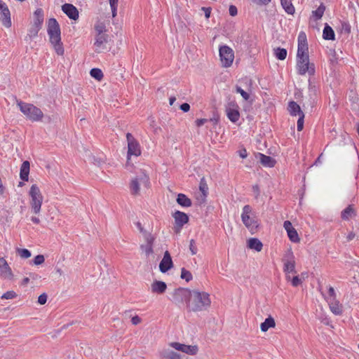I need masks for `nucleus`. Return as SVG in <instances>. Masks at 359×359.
I'll return each instance as SVG.
<instances>
[{"instance_id": "nucleus-12", "label": "nucleus", "mask_w": 359, "mask_h": 359, "mask_svg": "<svg viewBox=\"0 0 359 359\" xmlns=\"http://www.w3.org/2000/svg\"><path fill=\"white\" fill-rule=\"evenodd\" d=\"M170 346L177 351L190 355H195L198 351V347L196 345H187L179 342H172L170 344Z\"/></svg>"}, {"instance_id": "nucleus-24", "label": "nucleus", "mask_w": 359, "mask_h": 359, "mask_svg": "<svg viewBox=\"0 0 359 359\" xmlns=\"http://www.w3.org/2000/svg\"><path fill=\"white\" fill-rule=\"evenodd\" d=\"M30 170V163L28 161H25L20 167V177L23 181H28Z\"/></svg>"}, {"instance_id": "nucleus-54", "label": "nucleus", "mask_w": 359, "mask_h": 359, "mask_svg": "<svg viewBox=\"0 0 359 359\" xmlns=\"http://www.w3.org/2000/svg\"><path fill=\"white\" fill-rule=\"evenodd\" d=\"M201 10L204 12L205 16L207 19H208L210 16L211 13V8H207V7H202Z\"/></svg>"}, {"instance_id": "nucleus-36", "label": "nucleus", "mask_w": 359, "mask_h": 359, "mask_svg": "<svg viewBox=\"0 0 359 359\" xmlns=\"http://www.w3.org/2000/svg\"><path fill=\"white\" fill-rule=\"evenodd\" d=\"M325 11V6L323 4H320L318 8L313 11V15L316 17V20L320 19Z\"/></svg>"}, {"instance_id": "nucleus-8", "label": "nucleus", "mask_w": 359, "mask_h": 359, "mask_svg": "<svg viewBox=\"0 0 359 359\" xmlns=\"http://www.w3.org/2000/svg\"><path fill=\"white\" fill-rule=\"evenodd\" d=\"M192 290L186 288H178L175 290L172 294V301L176 304H180L183 303L187 304V308L188 309V304L190 301Z\"/></svg>"}, {"instance_id": "nucleus-16", "label": "nucleus", "mask_w": 359, "mask_h": 359, "mask_svg": "<svg viewBox=\"0 0 359 359\" xmlns=\"http://www.w3.org/2000/svg\"><path fill=\"white\" fill-rule=\"evenodd\" d=\"M108 36L107 34H96L95 37V50L97 53H102L107 49V43Z\"/></svg>"}, {"instance_id": "nucleus-29", "label": "nucleus", "mask_w": 359, "mask_h": 359, "mask_svg": "<svg viewBox=\"0 0 359 359\" xmlns=\"http://www.w3.org/2000/svg\"><path fill=\"white\" fill-rule=\"evenodd\" d=\"M288 110L292 116H300L301 114H304L299 105L294 101L289 102Z\"/></svg>"}, {"instance_id": "nucleus-21", "label": "nucleus", "mask_w": 359, "mask_h": 359, "mask_svg": "<svg viewBox=\"0 0 359 359\" xmlns=\"http://www.w3.org/2000/svg\"><path fill=\"white\" fill-rule=\"evenodd\" d=\"M172 216L175 219L176 224L180 227L183 226L189 221L188 215L186 213L179 210L175 212Z\"/></svg>"}, {"instance_id": "nucleus-44", "label": "nucleus", "mask_w": 359, "mask_h": 359, "mask_svg": "<svg viewBox=\"0 0 359 359\" xmlns=\"http://www.w3.org/2000/svg\"><path fill=\"white\" fill-rule=\"evenodd\" d=\"M250 1L258 6H267L271 0H250Z\"/></svg>"}, {"instance_id": "nucleus-30", "label": "nucleus", "mask_w": 359, "mask_h": 359, "mask_svg": "<svg viewBox=\"0 0 359 359\" xmlns=\"http://www.w3.org/2000/svg\"><path fill=\"white\" fill-rule=\"evenodd\" d=\"M177 202L182 207H190L191 201L184 194H179L177 198Z\"/></svg>"}, {"instance_id": "nucleus-61", "label": "nucleus", "mask_w": 359, "mask_h": 359, "mask_svg": "<svg viewBox=\"0 0 359 359\" xmlns=\"http://www.w3.org/2000/svg\"><path fill=\"white\" fill-rule=\"evenodd\" d=\"M355 236V234L353 233V232H350L347 236H346V239L348 241H350L351 240H353Z\"/></svg>"}, {"instance_id": "nucleus-3", "label": "nucleus", "mask_w": 359, "mask_h": 359, "mask_svg": "<svg viewBox=\"0 0 359 359\" xmlns=\"http://www.w3.org/2000/svg\"><path fill=\"white\" fill-rule=\"evenodd\" d=\"M149 187V177L144 171H141L131 179L129 184L130 193L133 196L140 194L142 189Z\"/></svg>"}, {"instance_id": "nucleus-20", "label": "nucleus", "mask_w": 359, "mask_h": 359, "mask_svg": "<svg viewBox=\"0 0 359 359\" xmlns=\"http://www.w3.org/2000/svg\"><path fill=\"white\" fill-rule=\"evenodd\" d=\"M62 10L70 19L75 20L79 18V11L72 4H65L62 6Z\"/></svg>"}, {"instance_id": "nucleus-62", "label": "nucleus", "mask_w": 359, "mask_h": 359, "mask_svg": "<svg viewBox=\"0 0 359 359\" xmlns=\"http://www.w3.org/2000/svg\"><path fill=\"white\" fill-rule=\"evenodd\" d=\"M239 155L242 158H245L247 157L248 154H247V151L245 149H243V150H241L240 151V153H239Z\"/></svg>"}, {"instance_id": "nucleus-41", "label": "nucleus", "mask_w": 359, "mask_h": 359, "mask_svg": "<svg viewBox=\"0 0 359 359\" xmlns=\"http://www.w3.org/2000/svg\"><path fill=\"white\" fill-rule=\"evenodd\" d=\"M180 276L182 279H184L187 282L190 281L193 278L191 273L189 271H187V269H185L184 268L182 269Z\"/></svg>"}, {"instance_id": "nucleus-48", "label": "nucleus", "mask_w": 359, "mask_h": 359, "mask_svg": "<svg viewBox=\"0 0 359 359\" xmlns=\"http://www.w3.org/2000/svg\"><path fill=\"white\" fill-rule=\"evenodd\" d=\"M304 114H301V115L299 116V119L297 121V130L298 131H301L302 129H303V127H304Z\"/></svg>"}, {"instance_id": "nucleus-17", "label": "nucleus", "mask_w": 359, "mask_h": 359, "mask_svg": "<svg viewBox=\"0 0 359 359\" xmlns=\"http://www.w3.org/2000/svg\"><path fill=\"white\" fill-rule=\"evenodd\" d=\"M0 276L4 279L12 280L13 273L4 258L0 257Z\"/></svg>"}, {"instance_id": "nucleus-52", "label": "nucleus", "mask_w": 359, "mask_h": 359, "mask_svg": "<svg viewBox=\"0 0 359 359\" xmlns=\"http://www.w3.org/2000/svg\"><path fill=\"white\" fill-rule=\"evenodd\" d=\"M283 226L286 230L287 233H288L289 231H290V230H292V229H294L292 225V223L290 221H285Z\"/></svg>"}, {"instance_id": "nucleus-53", "label": "nucleus", "mask_w": 359, "mask_h": 359, "mask_svg": "<svg viewBox=\"0 0 359 359\" xmlns=\"http://www.w3.org/2000/svg\"><path fill=\"white\" fill-rule=\"evenodd\" d=\"M230 15L236 16L238 13L237 8L235 6L231 5L229 8Z\"/></svg>"}, {"instance_id": "nucleus-32", "label": "nucleus", "mask_w": 359, "mask_h": 359, "mask_svg": "<svg viewBox=\"0 0 359 359\" xmlns=\"http://www.w3.org/2000/svg\"><path fill=\"white\" fill-rule=\"evenodd\" d=\"M280 2L286 13L288 14H293L294 13V7L292 4L291 0H280Z\"/></svg>"}, {"instance_id": "nucleus-46", "label": "nucleus", "mask_w": 359, "mask_h": 359, "mask_svg": "<svg viewBox=\"0 0 359 359\" xmlns=\"http://www.w3.org/2000/svg\"><path fill=\"white\" fill-rule=\"evenodd\" d=\"M44 256L42 255H39L34 257L33 263L35 265H40L42 264L44 262Z\"/></svg>"}, {"instance_id": "nucleus-13", "label": "nucleus", "mask_w": 359, "mask_h": 359, "mask_svg": "<svg viewBox=\"0 0 359 359\" xmlns=\"http://www.w3.org/2000/svg\"><path fill=\"white\" fill-rule=\"evenodd\" d=\"M285 273H296L294 257L291 250H289L283 258Z\"/></svg>"}, {"instance_id": "nucleus-11", "label": "nucleus", "mask_w": 359, "mask_h": 359, "mask_svg": "<svg viewBox=\"0 0 359 359\" xmlns=\"http://www.w3.org/2000/svg\"><path fill=\"white\" fill-rule=\"evenodd\" d=\"M143 236L145 243L140 245V249L145 254L146 257H149L153 253V244L156 237L148 232H143Z\"/></svg>"}, {"instance_id": "nucleus-19", "label": "nucleus", "mask_w": 359, "mask_h": 359, "mask_svg": "<svg viewBox=\"0 0 359 359\" xmlns=\"http://www.w3.org/2000/svg\"><path fill=\"white\" fill-rule=\"evenodd\" d=\"M226 116L229 119L233 122L236 123L238 121L240 117V113L238 111V107L236 104H231L228 106L226 109Z\"/></svg>"}, {"instance_id": "nucleus-23", "label": "nucleus", "mask_w": 359, "mask_h": 359, "mask_svg": "<svg viewBox=\"0 0 359 359\" xmlns=\"http://www.w3.org/2000/svg\"><path fill=\"white\" fill-rule=\"evenodd\" d=\"M166 288L165 283L161 280H155L151 285V290L153 293L163 294Z\"/></svg>"}, {"instance_id": "nucleus-33", "label": "nucleus", "mask_w": 359, "mask_h": 359, "mask_svg": "<svg viewBox=\"0 0 359 359\" xmlns=\"http://www.w3.org/2000/svg\"><path fill=\"white\" fill-rule=\"evenodd\" d=\"M163 357L165 359H182L179 353L170 349L164 351Z\"/></svg>"}, {"instance_id": "nucleus-2", "label": "nucleus", "mask_w": 359, "mask_h": 359, "mask_svg": "<svg viewBox=\"0 0 359 359\" xmlns=\"http://www.w3.org/2000/svg\"><path fill=\"white\" fill-rule=\"evenodd\" d=\"M47 32L50 42L53 45L56 53L59 55H62L64 54V48L61 42L60 28L55 18L48 20Z\"/></svg>"}, {"instance_id": "nucleus-47", "label": "nucleus", "mask_w": 359, "mask_h": 359, "mask_svg": "<svg viewBox=\"0 0 359 359\" xmlns=\"http://www.w3.org/2000/svg\"><path fill=\"white\" fill-rule=\"evenodd\" d=\"M189 250L192 255H196L198 252V248L196 245V242L194 239H191L189 243Z\"/></svg>"}, {"instance_id": "nucleus-15", "label": "nucleus", "mask_w": 359, "mask_h": 359, "mask_svg": "<svg viewBox=\"0 0 359 359\" xmlns=\"http://www.w3.org/2000/svg\"><path fill=\"white\" fill-rule=\"evenodd\" d=\"M309 56L308 45L306 36L304 32H302L298 36V49L297 57Z\"/></svg>"}, {"instance_id": "nucleus-38", "label": "nucleus", "mask_w": 359, "mask_h": 359, "mask_svg": "<svg viewBox=\"0 0 359 359\" xmlns=\"http://www.w3.org/2000/svg\"><path fill=\"white\" fill-rule=\"evenodd\" d=\"M287 236L290 240L293 243H299L300 241L299 235L295 229H292V230H290V231L287 233Z\"/></svg>"}, {"instance_id": "nucleus-5", "label": "nucleus", "mask_w": 359, "mask_h": 359, "mask_svg": "<svg viewBox=\"0 0 359 359\" xmlns=\"http://www.w3.org/2000/svg\"><path fill=\"white\" fill-rule=\"evenodd\" d=\"M29 196L30 197L29 205L32 212L35 215L39 214L43 201V196L36 184L32 185L29 191Z\"/></svg>"}, {"instance_id": "nucleus-64", "label": "nucleus", "mask_w": 359, "mask_h": 359, "mask_svg": "<svg viewBox=\"0 0 359 359\" xmlns=\"http://www.w3.org/2000/svg\"><path fill=\"white\" fill-rule=\"evenodd\" d=\"M29 277L33 280H36L39 278L38 275L34 273H29Z\"/></svg>"}, {"instance_id": "nucleus-37", "label": "nucleus", "mask_w": 359, "mask_h": 359, "mask_svg": "<svg viewBox=\"0 0 359 359\" xmlns=\"http://www.w3.org/2000/svg\"><path fill=\"white\" fill-rule=\"evenodd\" d=\"M90 74L93 78L97 79V81H100L103 78V73L100 69H92Z\"/></svg>"}, {"instance_id": "nucleus-14", "label": "nucleus", "mask_w": 359, "mask_h": 359, "mask_svg": "<svg viewBox=\"0 0 359 359\" xmlns=\"http://www.w3.org/2000/svg\"><path fill=\"white\" fill-rule=\"evenodd\" d=\"M0 22L7 28L12 25L10 11L2 0H0Z\"/></svg>"}, {"instance_id": "nucleus-10", "label": "nucleus", "mask_w": 359, "mask_h": 359, "mask_svg": "<svg viewBox=\"0 0 359 359\" xmlns=\"http://www.w3.org/2000/svg\"><path fill=\"white\" fill-rule=\"evenodd\" d=\"M128 142V159L131 156H139L141 154V149L139 142L135 139L132 134H126Z\"/></svg>"}, {"instance_id": "nucleus-49", "label": "nucleus", "mask_w": 359, "mask_h": 359, "mask_svg": "<svg viewBox=\"0 0 359 359\" xmlns=\"http://www.w3.org/2000/svg\"><path fill=\"white\" fill-rule=\"evenodd\" d=\"M199 188H200L201 191L202 192L203 197L205 198V196L207 195V191H208L207 184L205 183H203V182H201L200 184Z\"/></svg>"}, {"instance_id": "nucleus-58", "label": "nucleus", "mask_w": 359, "mask_h": 359, "mask_svg": "<svg viewBox=\"0 0 359 359\" xmlns=\"http://www.w3.org/2000/svg\"><path fill=\"white\" fill-rule=\"evenodd\" d=\"M180 109L184 112H187L190 109V105L188 103H184L180 105Z\"/></svg>"}, {"instance_id": "nucleus-34", "label": "nucleus", "mask_w": 359, "mask_h": 359, "mask_svg": "<svg viewBox=\"0 0 359 359\" xmlns=\"http://www.w3.org/2000/svg\"><path fill=\"white\" fill-rule=\"evenodd\" d=\"M274 54L277 59L283 60L287 56V50L285 48H277L274 49Z\"/></svg>"}, {"instance_id": "nucleus-63", "label": "nucleus", "mask_w": 359, "mask_h": 359, "mask_svg": "<svg viewBox=\"0 0 359 359\" xmlns=\"http://www.w3.org/2000/svg\"><path fill=\"white\" fill-rule=\"evenodd\" d=\"M34 15H35V18H36V17H39V16H43V12H42V10H41V9H37V10L34 12Z\"/></svg>"}, {"instance_id": "nucleus-60", "label": "nucleus", "mask_w": 359, "mask_h": 359, "mask_svg": "<svg viewBox=\"0 0 359 359\" xmlns=\"http://www.w3.org/2000/svg\"><path fill=\"white\" fill-rule=\"evenodd\" d=\"M342 28H343L344 30H345L348 33H349L351 32V26L347 22H343L342 23Z\"/></svg>"}, {"instance_id": "nucleus-55", "label": "nucleus", "mask_w": 359, "mask_h": 359, "mask_svg": "<svg viewBox=\"0 0 359 359\" xmlns=\"http://www.w3.org/2000/svg\"><path fill=\"white\" fill-rule=\"evenodd\" d=\"M131 322L133 325H137L142 322V320L138 316H135L132 318Z\"/></svg>"}, {"instance_id": "nucleus-45", "label": "nucleus", "mask_w": 359, "mask_h": 359, "mask_svg": "<svg viewBox=\"0 0 359 359\" xmlns=\"http://www.w3.org/2000/svg\"><path fill=\"white\" fill-rule=\"evenodd\" d=\"M43 22V16H39L34 18V23L32 26L37 27L38 28L41 29V25Z\"/></svg>"}, {"instance_id": "nucleus-7", "label": "nucleus", "mask_w": 359, "mask_h": 359, "mask_svg": "<svg viewBox=\"0 0 359 359\" xmlns=\"http://www.w3.org/2000/svg\"><path fill=\"white\" fill-rule=\"evenodd\" d=\"M297 70L300 75H304L306 73L313 75L315 66L313 63H310L309 56L297 57Z\"/></svg>"}, {"instance_id": "nucleus-25", "label": "nucleus", "mask_w": 359, "mask_h": 359, "mask_svg": "<svg viewBox=\"0 0 359 359\" xmlns=\"http://www.w3.org/2000/svg\"><path fill=\"white\" fill-rule=\"evenodd\" d=\"M257 156L260 163L265 167L273 168L276 164V161L271 156L260 153L258 154Z\"/></svg>"}, {"instance_id": "nucleus-4", "label": "nucleus", "mask_w": 359, "mask_h": 359, "mask_svg": "<svg viewBox=\"0 0 359 359\" xmlns=\"http://www.w3.org/2000/svg\"><path fill=\"white\" fill-rule=\"evenodd\" d=\"M20 111L32 121H40L43 117V111L32 104L26 103L22 101H17Z\"/></svg>"}, {"instance_id": "nucleus-42", "label": "nucleus", "mask_w": 359, "mask_h": 359, "mask_svg": "<svg viewBox=\"0 0 359 359\" xmlns=\"http://www.w3.org/2000/svg\"><path fill=\"white\" fill-rule=\"evenodd\" d=\"M236 91L238 93H240L244 100H248L250 98V93L244 90L241 87L236 86Z\"/></svg>"}, {"instance_id": "nucleus-28", "label": "nucleus", "mask_w": 359, "mask_h": 359, "mask_svg": "<svg viewBox=\"0 0 359 359\" xmlns=\"http://www.w3.org/2000/svg\"><path fill=\"white\" fill-rule=\"evenodd\" d=\"M276 327V322L273 318L271 316L268 317L265 320L261 323L260 328L264 332L268 331L269 328H273Z\"/></svg>"}, {"instance_id": "nucleus-40", "label": "nucleus", "mask_w": 359, "mask_h": 359, "mask_svg": "<svg viewBox=\"0 0 359 359\" xmlns=\"http://www.w3.org/2000/svg\"><path fill=\"white\" fill-rule=\"evenodd\" d=\"M95 29L97 32V34H105L106 32V26L104 22H98L95 25Z\"/></svg>"}, {"instance_id": "nucleus-9", "label": "nucleus", "mask_w": 359, "mask_h": 359, "mask_svg": "<svg viewBox=\"0 0 359 359\" xmlns=\"http://www.w3.org/2000/svg\"><path fill=\"white\" fill-rule=\"evenodd\" d=\"M219 57L222 66L224 67H229L233 63L234 53L230 47L223 46L219 48Z\"/></svg>"}, {"instance_id": "nucleus-31", "label": "nucleus", "mask_w": 359, "mask_h": 359, "mask_svg": "<svg viewBox=\"0 0 359 359\" xmlns=\"http://www.w3.org/2000/svg\"><path fill=\"white\" fill-rule=\"evenodd\" d=\"M334 36L332 28L328 25H325L323 32V39L325 40H334Z\"/></svg>"}, {"instance_id": "nucleus-26", "label": "nucleus", "mask_w": 359, "mask_h": 359, "mask_svg": "<svg viewBox=\"0 0 359 359\" xmlns=\"http://www.w3.org/2000/svg\"><path fill=\"white\" fill-rule=\"evenodd\" d=\"M356 216V211L353 205H348L346 208L341 214V217L344 220H349Z\"/></svg>"}, {"instance_id": "nucleus-39", "label": "nucleus", "mask_w": 359, "mask_h": 359, "mask_svg": "<svg viewBox=\"0 0 359 359\" xmlns=\"http://www.w3.org/2000/svg\"><path fill=\"white\" fill-rule=\"evenodd\" d=\"M18 255L22 259H27L31 257L32 254L27 249L18 248L16 250Z\"/></svg>"}, {"instance_id": "nucleus-27", "label": "nucleus", "mask_w": 359, "mask_h": 359, "mask_svg": "<svg viewBox=\"0 0 359 359\" xmlns=\"http://www.w3.org/2000/svg\"><path fill=\"white\" fill-rule=\"evenodd\" d=\"M248 247L256 250L257 252H260L262 250L263 245L259 239L252 238L248 241Z\"/></svg>"}, {"instance_id": "nucleus-1", "label": "nucleus", "mask_w": 359, "mask_h": 359, "mask_svg": "<svg viewBox=\"0 0 359 359\" xmlns=\"http://www.w3.org/2000/svg\"><path fill=\"white\" fill-rule=\"evenodd\" d=\"M210 294L205 292L192 290L188 310L193 312L206 311L210 306Z\"/></svg>"}, {"instance_id": "nucleus-59", "label": "nucleus", "mask_w": 359, "mask_h": 359, "mask_svg": "<svg viewBox=\"0 0 359 359\" xmlns=\"http://www.w3.org/2000/svg\"><path fill=\"white\" fill-rule=\"evenodd\" d=\"M111 9L112 17L114 18L117 15V5H110Z\"/></svg>"}, {"instance_id": "nucleus-43", "label": "nucleus", "mask_w": 359, "mask_h": 359, "mask_svg": "<svg viewBox=\"0 0 359 359\" xmlns=\"http://www.w3.org/2000/svg\"><path fill=\"white\" fill-rule=\"evenodd\" d=\"M16 297L17 294L14 291L11 290L3 294L1 298L2 299H12L15 298Z\"/></svg>"}, {"instance_id": "nucleus-51", "label": "nucleus", "mask_w": 359, "mask_h": 359, "mask_svg": "<svg viewBox=\"0 0 359 359\" xmlns=\"http://www.w3.org/2000/svg\"><path fill=\"white\" fill-rule=\"evenodd\" d=\"M47 302V295L43 293L41 295H39V298H38V302L39 304L43 305V304H45Z\"/></svg>"}, {"instance_id": "nucleus-56", "label": "nucleus", "mask_w": 359, "mask_h": 359, "mask_svg": "<svg viewBox=\"0 0 359 359\" xmlns=\"http://www.w3.org/2000/svg\"><path fill=\"white\" fill-rule=\"evenodd\" d=\"M208 121V119H206V118L197 119L196 121V125L198 127H201V126H203V124H205Z\"/></svg>"}, {"instance_id": "nucleus-18", "label": "nucleus", "mask_w": 359, "mask_h": 359, "mask_svg": "<svg viewBox=\"0 0 359 359\" xmlns=\"http://www.w3.org/2000/svg\"><path fill=\"white\" fill-rule=\"evenodd\" d=\"M172 265L173 264L170 255L168 251H165L163 257L160 262L159 269L162 273H165L172 267Z\"/></svg>"}, {"instance_id": "nucleus-22", "label": "nucleus", "mask_w": 359, "mask_h": 359, "mask_svg": "<svg viewBox=\"0 0 359 359\" xmlns=\"http://www.w3.org/2000/svg\"><path fill=\"white\" fill-rule=\"evenodd\" d=\"M331 311L335 315H340L342 313V305L339 303L336 298L327 299Z\"/></svg>"}, {"instance_id": "nucleus-6", "label": "nucleus", "mask_w": 359, "mask_h": 359, "mask_svg": "<svg viewBox=\"0 0 359 359\" xmlns=\"http://www.w3.org/2000/svg\"><path fill=\"white\" fill-rule=\"evenodd\" d=\"M252 208L246 205L243 208L241 214V219L246 228L250 231L252 234L257 232L259 224L255 217H252Z\"/></svg>"}, {"instance_id": "nucleus-57", "label": "nucleus", "mask_w": 359, "mask_h": 359, "mask_svg": "<svg viewBox=\"0 0 359 359\" xmlns=\"http://www.w3.org/2000/svg\"><path fill=\"white\" fill-rule=\"evenodd\" d=\"M329 297L327 299L336 298V294L334 288L332 287H330L328 290Z\"/></svg>"}, {"instance_id": "nucleus-35", "label": "nucleus", "mask_w": 359, "mask_h": 359, "mask_svg": "<svg viewBox=\"0 0 359 359\" xmlns=\"http://www.w3.org/2000/svg\"><path fill=\"white\" fill-rule=\"evenodd\" d=\"M39 30H40V29L38 28L37 27H36L32 25V27L28 30V33L25 37V39L26 40H27L28 39H32V38L36 37L37 36Z\"/></svg>"}, {"instance_id": "nucleus-50", "label": "nucleus", "mask_w": 359, "mask_h": 359, "mask_svg": "<svg viewBox=\"0 0 359 359\" xmlns=\"http://www.w3.org/2000/svg\"><path fill=\"white\" fill-rule=\"evenodd\" d=\"M291 283L294 287H297L302 283V280L298 276H295L292 278Z\"/></svg>"}]
</instances>
